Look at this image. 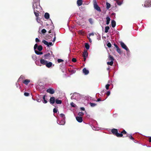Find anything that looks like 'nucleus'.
Listing matches in <instances>:
<instances>
[{
    "mask_svg": "<svg viewBox=\"0 0 151 151\" xmlns=\"http://www.w3.org/2000/svg\"><path fill=\"white\" fill-rule=\"evenodd\" d=\"M111 132L113 134L115 135L117 137H122L123 134H126L127 133V132L124 129L120 133L118 132V130L116 129H112Z\"/></svg>",
    "mask_w": 151,
    "mask_h": 151,
    "instance_id": "nucleus-1",
    "label": "nucleus"
},
{
    "mask_svg": "<svg viewBox=\"0 0 151 151\" xmlns=\"http://www.w3.org/2000/svg\"><path fill=\"white\" fill-rule=\"evenodd\" d=\"M32 6L34 10H36V11L37 12H38L39 11H40V6L38 0H34V3Z\"/></svg>",
    "mask_w": 151,
    "mask_h": 151,
    "instance_id": "nucleus-2",
    "label": "nucleus"
},
{
    "mask_svg": "<svg viewBox=\"0 0 151 151\" xmlns=\"http://www.w3.org/2000/svg\"><path fill=\"white\" fill-rule=\"evenodd\" d=\"M40 63L42 64L45 65L46 67L48 68H50L51 67L52 65V62H48L47 60L44 59H41L40 60Z\"/></svg>",
    "mask_w": 151,
    "mask_h": 151,
    "instance_id": "nucleus-3",
    "label": "nucleus"
},
{
    "mask_svg": "<svg viewBox=\"0 0 151 151\" xmlns=\"http://www.w3.org/2000/svg\"><path fill=\"white\" fill-rule=\"evenodd\" d=\"M108 60L109 61L111 60L110 62H107V64L108 65H109L111 66H112L113 64L114 61V57L111 55H109L108 56Z\"/></svg>",
    "mask_w": 151,
    "mask_h": 151,
    "instance_id": "nucleus-4",
    "label": "nucleus"
},
{
    "mask_svg": "<svg viewBox=\"0 0 151 151\" xmlns=\"http://www.w3.org/2000/svg\"><path fill=\"white\" fill-rule=\"evenodd\" d=\"M93 5L94 9L97 10L98 12H101V10L100 7L97 4V2L96 0H93Z\"/></svg>",
    "mask_w": 151,
    "mask_h": 151,
    "instance_id": "nucleus-5",
    "label": "nucleus"
},
{
    "mask_svg": "<svg viewBox=\"0 0 151 151\" xmlns=\"http://www.w3.org/2000/svg\"><path fill=\"white\" fill-rule=\"evenodd\" d=\"M50 52L51 53H48L44 55L43 56V58L45 59H49L50 58L51 56H54V55L52 53V51H50Z\"/></svg>",
    "mask_w": 151,
    "mask_h": 151,
    "instance_id": "nucleus-6",
    "label": "nucleus"
},
{
    "mask_svg": "<svg viewBox=\"0 0 151 151\" xmlns=\"http://www.w3.org/2000/svg\"><path fill=\"white\" fill-rule=\"evenodd\" d=\"M120 44L122 48L125 49L127 51H129V50L125 44L123 42H121Z\"/></svg>",
    "mask_w": 151,
    "mask_h": 151,
    "instance_id": "nucleus-7",
    "label": "nucleus"
},
{
    "mask_svg": "<svg viewBox=\"0 0 151 151\" xmlns=\"http://www.w3.org/2000/svg\"><path fill=\"white\" fill-rule=\"evenodd\" d=\"M144 6L148 7L151 6V0H147L144 4Z\"/></svg>",
    "mask_w": 151,
    "mask_h": 151,
    "instance_id": "nucleus-8",
    "label": "nucleus"
},
{
    "mask_svg": "<svg viewBox=\"0 0 151 151\" xmlns=\"http://www.w3.org/2000/svg\"><path fill=\"white\" fill-rule=\"evenodd\" d=\"M47 92L50 93V94H53L55 93V90L52 88H49L47 90Z\"/></svg>",
    "mask_w": 151,
    "mask_h": 151,
    "instance_id": "nucleus-9",
    "label": "nucleus"
},
{
    "mask_svg": "<svg viewBox=\"0 0 151 151\" xmlns=\"http://www.w3.org/2000/svg\"><path fill=\"white\" fill-rule=\"evenodd\" d=\"M55 101V98L54 97H51L50 99V103L52 104H54Z\"/></svg>",
    "mask_w": 151,
    "mask_h": 151,
    "instance_id": "nucleus-10",
    "label": "nucleus"
},
{
    "mask_svg": "<svg viewBox=\"0 0 151 151\" xmlns=\"http://www.w3.org/2000/svg\"><path fill=\"white\" fill-rule=\"evenodd\" d=\"M76 119L77 121L79 122H81L83 121L82 118L81 116H76Z\"/></svg>",
    "mask_w": 151,
    "mask_h": 151,
    "instance_id": "nucleus-11",
    "label": "nucleus"
},
{
    "mask_svg": "<svg viewBox=\"0 0 151 151\" xmlns=\"http://www.w3.org/2000/svg\"><path fill=\"white\" fill-rule=\"evenodd\" d=\"M77 3L78 6H81L83 4L82 0H78L77 1Z\"/></svg>",
    "mask_w": 151,
    "mask_h": 151,
    "instance_id": "nucleus-12",
    "label": "nucleus"
},
{
    "mask_svg": "<svg viewBox=\"0 0 151 151\" xmlns=\"http://www.w3.org/2000/svg\"><path fill=\"white\" fill-rule=\"evenodd\" d=\"M83 72L86 75L88 74L89 72V71L88 70H87L85 68H84L83 69Z\"/></svg>",
    "mask_w": 151,
    "mask_h": 151,
    "instance_id": "nucleus-13",
    "label": "nucleus"
},
{
    "mask_svg": "<svg viewBox=\"0 0 151 151\" xmlns=\"http://www.w3.org/2000/svg\"><path fill=\"white\" fill-rule=\"evenodd\" d=\"M88 55V53L87 50H84L83 53V57H87Z\"/></svg>",
    "mask_w": 151,
    "mask_h": 151,
    "instance_id": "nucleus-14",
    "label": "nucleus"
},
{
    "mask_svg": "<svg viewBox=\"0 0 151 151\" xmlns=\"http://www.w3.org/2000/svg\"><path fill=\"white\" fill-rule=\"evenodd\" d=\"M30 82L29 79H26L23 81V83L26 85H27Z\"/></svg>",
    "mask_w": 151,
    "mask_h": 151,
    "instance_id": "nucleus-15",
    "label": "nucleus"
},
{
    "mask_svg": "<svg viewBox=\"0 0 151 151\" xmlns=\"http://www.w3.org/2000/svg\"><path fill=\"white\" fill-rule=\"evenodd\" d=\"M116 25L115 21L114 20H112L111 22V25L112 27H114Z\"/></svg>",
    "mask_w": 151,
    "mask_h": 151,
    "instance_id": "nucleus-16",
    "label": "nucleus"
},
{
    "mask_svg": "<svg viewBox=\"0 0 151 151\" xmlns=\"http://www.w3.org/2000/svg\"><path fill=\"white\" fill-rule=\"evenodd\" d=\"M106 24L108 25L110 21V18L108 16L106 17Z\"/></svg>",
    "mask_w": 151,
    "mask_h": 151,
    "instance_id": "nucleus-17",
    "label": "nucleus"
},
{
    "mask_svg": "<svg viewBox=\"0 0 151 151\" xmlns=\"http://www.w3.org/2000/svg\"><path fill=\"white\" fill-rule=\"evenodd\" d=\"M49 14L48 13H45L44 17L46 19H48L49 18Z\"/></svg>",
    "mask_w": 151,
    "mask_h": 151,
    "instance_id": "nucleus-18",
    "label": "nucleus"
},
{
    "mask_svg": "<svg viewBox=\"0 0 151 151\" xmlns=\"http://www.w3.org/2000/svg\"><path fill=\"white\" fill-rule=\"evenodd\" d=\"M55 102L57 104H61L62 103V101L61 100H59L58 99H56L55 100Z\"/></svg>",
    "mask_w": 151,
    "mask_h": 151,
    "instance_id": "nucleus-19",
    "label": "nucleus"
},
{
    "mask_svg": "<svg viewBox=\"0 0 151 151\" xmlns=\"http://www.w3.org/2000/svg\"><path fill=\"white\" fill-rule=\"evenodd\" d=\"M126 134V136H124V137H128V136L130 138V139H132V140H134V138L132 137V135H129L128 136V134Z\"/></svg>",
    "mask_w": 151,
    "mask_h": 151,
    "instance_id": "nucleus-20",
    "label": "nucleus"
},
{
    "mask_svg": "<svg viewBox=\"0 0 151 151\" xmlns=\"http://www.w3.org/2000/svg\"><path fill=\"white\" fill-rule=\"evenodd\" d=\"M37 50L40 51H41L43 49L42 46V45H39L38 46Z\"/></svg>",
    "mask_w": 151,
    "mask_h": 151,
    "instance_id": "nucleus-21",
    "label": "nucleus"
},
{
    "mask_svg": "<svg viewBox=\"0 0 151 151\" xmlns=\"http://www.w3.org/2000/svg\"><path fill=\"white\" fill-rule=\"evenodd\" d=\"M45 95H44L43 97V102L44 103L46 104L47 103V101L45 99Z\"/></svg>",
    "mask_w": 151,
    "mask_h": 151,
    "instance_id": "nucleus-22",
    "label": "nucleus"
},
{
    "mask_svg": "<svg viewBox=\"0 0 151 151\" xmlns=\"http://www.w3.org/2000/svg\"><path fill=\"white\" fill-rule=\"evenodd\" d=\"M110 27L109 26H107L105 27V32L106 33H107L108 32V30L109 29Z\"/></svg>",
    "mask_w": 151,
    "mask_h": 151,
    "instance_id": "nucleus-23",
    "label": "nucleus"
},
{
    "mask_svg": "<svg viewBox=\"0 0 151 151\" xmlns=\"http://www.w3.org/2000/svg\"><path fill=\"white\" fill-rule=\"evenodd\" d=\"M42 42L44 44L47 45V47H49V45H48V42L47 41L45 40H43L42 41Z\"/></svg>",
    "mask_w": 151,
    "mask_h": 151,
    "instance_id": "nucleus-24",
    "label": "nucleus"
},
{
    "mask_svg": "<svg viewBox=\"0 0 151 151\" xmlns=\"http://www.w3.org/2000/svg\"><path fill=\"white\" fill-rule=\"evenodd\" d=\"M35 52L36 54L38 55H42L43 54L42 52H39L36 50H35Z\"/></svg>",
    "mask_w": 151,
    "mask_h": 151,
    "instance_id": "nucleus-25",
    "label": "nucleus"
},
{
    "mask_svg": "<svg viewBox=\"0 0 151 151\" xmlns=\"http://www.w3.org/2000/svg\"><path fill=\"white\" fill-rule=\"evenodd\" d=\"M34 14H35V16L36 17H38L39 15V13H38L39 12H36V10H34Z\"/></svg>",
    "mask_w": 151,
    "mask_h": 151,
    "instance_id": "nucleus-26",
    "label": "nucleus"
},
{
    "mask_svg": "<svg viewBox=\"0 0 151 151\" xmlns=\"http://www.w3.org/2000/svg\"><path fill=\"white\" fill-rule=\"evenodd\" d=\"M69 72L71 73H76V71L75 70L70 69L69 70Z\"/></svg>",
    "mask_w": 151,
    "mask_h": 151,
    "instance_id": "nucleus-27",
    "label": "nucleus"
},
{
    "mask_svg": "<svg viewBox=\"0 0 151 151\" xmlns=\"http://www.w3.org/2000/svg\"><path fill=\"white\" fill-rule=\"evenodd\" d=\"M85 47L87 50H88L89 48V45L88 44L86 43L85 44Z\"/></svg>",
    "mask_w": 151,
    "mask_h": 151,
    "instance_id": "nucleus-28",
    "label": "nucleus"
},
{
    "mask_svg": "<svg viewBox=\"0 0 151 151\" xmlns=\"http://www.w3.org/2000/svg\"><path fill=\"white\" fill-rule=\"evenodd\" d=\"M116 50L118 53L120 54L121 53V50L118 47L116 48Z\"/></svg>",
    "mask_w": 151,
    "mask_h": 151,
    "instance_id": "nucleus-29",
    "label": "nucleus"
},
{
    "mask_svg": "<svg viewBox=\"0 0 151 151\" xmlns=\"http://www.w3.org/2000/svg\"><path fill=\"white\" fill-rule=\"evenodd\" d=\"M106 9H109L111 5L109 3H108V2H106Z\"/></svg>",
    "mask_w": 151,
    "mask_h": 151,
    "instance_id": "nucleus-30",
    "label": "nucleus"
},
{
    "mask_svg": "<svg viewBox=\"0 0 151 151\" xmlns=\"http://www.w3.org/2000/svg\"><path fill=\"white\" fill-rule=\"evenodd\" d=\"M89 104L90 105V106H91L92 107H94L96 106V104L95 103H92L90 102Z\"/></svg>",
    "mask_w": 151,
    "mask_h": 151,
    "instance_id": "nucleus-31",
    "label": "nucleus"
},
{
    "mask_svg": "<svg viewBox=\"0 0 151 151\" xmlns=\"http://www.w3.org/2000/svg\"><path fill=\"white\" fill-rule=\"evenodd\" d=\"M116 3L119 5H121L122 4V2L119 1V0H118L117 1H116Z\"/></svg>",
    "mask_w": 151,
    "mask_h": 151,
    "instance_id": "nucleus-32",
    "label": "nucleus"
},
{
    "mask_svg": "<svg viewBox=\"0 0 151 151\" xmlns=\"http://www.w3.org/2000/svg\"><path fill=\"white\" fill-rule=\"evenodd\" d=\"M88 21H89V22H90V23L91 24H93V22L92 19V18H89L88 19Z\"/></svg>",
    "mask_w": 151,
    "mask_h": 151,
    "instance_id": "nucleus-33",
    "label": "nucleus"
},
{
    "mask_svg": "<svg viewBox=\"0 0 151 151\" xmlns=\"http://www.w3.org/2000/svg\"><path fill=\"white\" fill-rule=\"evenodd\" d=\"M84 115V113L82 112H79L78 113V115L80 116H82Z\"/></svg>",
    "mask_w": 151,
    "mask_h": 151,
    "instance_id": "nucleus-34",
    "label": "nucleus"
},
{
    "mask_svg": "<svg viewBox=\"0 0 151 151\" xmlns=\"http://www.w3.org/2000/svg\"><path fill=\"white\" fill-rule=\"evenodd\" d=\"M70 105L73 107H75L76 106V105L73 102L70 103Z\"/></svg>",
    "mask_w": 151,
    "mask_h": 151,
    "instance_id": "nucleus-35",
    "label": "nucleus"
},
{
    "mask_svg": "<svg viewBox=\"0 0 151 151\" xmlns=\"http://www.w3.org/2000/svg\"><path fill=\"white\" fill-rule=\"evenodd\" d=\"M60 116L62 118H65V115L63 114H62V113L60 114Z\"/></svg>",
    "mask_w": 151,
    "mask_h": 151,
    "instance_id": "nucleus-36",
    "label": "nucleus"
},
{
    "mask_svg": "<svg viewBox=\"0 0 151 151\" xmlns=\"http://www.w3.org/2000/svg\"><path fill=\"white\" fill-rule=\"evenodd\" d=\"M24 76L23 75H21L19 77V79L18 80L19 81L21 79H24Z\"/></svg>",
    "mask_w": 151,
    "mask_h": 151,
    "instance_id": "nucleus-37",
    "label": "nucleus"
},
{
    "mask_svg": "<svg viewBox=\"0 0 151 151\" xmlns=\"http://www.w3.org/2000/svg\"><path fill=\"white\" fill-rule=\"evenodd\" d=\"M24 95L25 96H29V93L25 92L24 93Z\"/></svg>",
    "mask_w": 151,
    "mask_h": 151,
    "instance_id": "nucleus-38",
    "label": "nucleus"
},
{
    "mask_svg": "<svg viewBox=\"0 0 151 151\" xmlns=\"http://www.w3.org/2000/svg\"><path fill=\"white\" fill-rule=\"evenodd\" d=\"M46 32V30L45 29H43L41 31V32L43 34L45 33Z\"/></svg>",
    "mask_w": 151,
    "mask_h": 151,
    "instance_id": "nucleus-39",
    "label": "nucleus"
},
{
    "mask_svg": "<svg viewBox=\"0 0 151 151\" xmlns=\"http://www.w3.org/2000/svg\"><path fill=\"white\" fill-rule=\"evenodd\" d=\"M107 45L108 46V47L109 48L111 47V44L110 42H108L107 43Z\"/></svg>",
    "mask_w": 151,
    "mask_h": 151,
    "instance_id": "nucleus-40",
    "label": "nucleus"
},
{
    "mask_svg": "<svg viewBox=\"0 0 151 151\" xmlns=\"http://www.w3.org/2000/svg\"><path fill=\"white\" fill-rule=\"evenodd\" d=\"M38 45L37 44H35L34 46V49L35 50L37 49V48L38 47Z\"/></svg>",
    "mask_w": 151,
    "mask_h": 151,
    "instance_id": "nucleus-41",
    "label": "nucleus"
},
{
    "mask_svg": "<svg viewBox=\"0 0 151 151\" xmlns=\"http://www.w3.org/2000/svg\"><path fill=\"white\" fill-rule=\"evenodd\" d=\"M58 110L55 108H54L53 109V112L54 113H56L57 112Z\"/></svg>",
    "mask_w": 151,
    "mask_h": 151,
    "instance_id": "nucleus-42",
    "label": "nucleus"
},
{
    "mask_svg": "<svg viewBox=\"0 0 151 151\" xmlns=\"http://www.w3.org/2000/svg\"><path fill=\"white\" fill-rule=\"evenodd\" d=\"M63 61V60L61 59H59L58 60V63H60Z\"/></svg>",
    "mask_w": 151,
    "mask_h": 151,
    "instance_id": "nucleus-43",
    "label": "nucleus"
},
{
    "mask_svg": "<svg viewBox=\"0 0 151 151\" xmlns=\"http://www.w3.org/2000/svg\"><path fill=\"white\" fill-rule=\"evenodd\" d=\"M110 85L109 84H107L106 86V88L107 90H108L109 89V87Z\"/></svg>",
    "mask_w": 151,
    "mask_h": 151,
    "instance_id": "nucleus-44",
    "label": "nucleus"
},
{
    "mask_svg": "<svg viewBox=\"0 0 151 151\" xmlns=\"http://www.w3.org/2000/svg\"><path fill=\"white\" fill-rule=\"evenodd\" d=\"M61 124H64L65 123V120L64 119H63V120H62V121H61Z\"/></svg>",
    "mask_w": 151,
    "mask_h": 151,
    "instance_id": "nucleus-45",
    "label": "nucleus"
},
{
    "mask_svg": "<svg viewBox=\"0 0 151 151\" xmlns=\"http://www.w3.org/2000/svg\"><path fill=\"white\" fill-rule=\"evenodd\" d=\"M54 37L52 40V42H54L55 41V40H56V34L55 33H54Z\"/></svg>",
    "mask_w": 151,
    "mask_h": 151,
    "instance_id": "nucleus-46",
    "label": "nucleus"
},
{
    "mask_svg": "<svg viewBox=\"0 0 151 151\" xmlns=\"http://www.w3.org/2000/svg\"><path fill=\"white\" fill-rule=\"evenodd\" d=\"M72 61L73 62H76V59L75 58H73L72 59Z\"/></svg>",
    "mask_w": 151,
    "mask_h": 151,
    "instance_id": "nucleus-47",
    "label": "nucleus"
},
{
    "mask_svg": "<svg viewBox=\"0 0 151 151\" xmlns=\"http://www.w3.org/2000/svg\"><path fill=\"white\" fill-rule=\"evenodd\" d=\"M110 94V91H108L106 93V94L107 96H109Z\"/></svg>",
    "mask_w": 151,
    "mask_h": 151,
    "instance_id": "nucleus-48",
    "label": "nucleus"
},
{
    "mask_svg": "<svg viewBox=\"0 0 151 151\" xmlns=\"http://www.w3.org/2000/svg\"><path fill=\"white\" fill-rule=\"evenodd\" d=\"M35 41L36 42H39L40 41L37 38H36V39H35Z\"/></svg>",
    "mask_w": 151,
    "mask_h": 151,
    "instance_id": "nucleus-49",
    "label": "nucleus"
},
{
    "mask_svg": "<svg viewBox=\"0 0 151 151\" xmlns=\"http://www.w3.org/2000/svg\"><path fill=\"white\" fill-rule=\"evenodd\" d=\"M48 45H49V47L50 46H52V43L51 42H48Z\"/></svg>",
    "mask_w": 151,
    "mask_h": 151,
    "instance_id": "nucleus-50",
    "label": "nucleus"
},
{
    "mask_svg": "<svg viewBox=\"0 0 151 151\" xmlns=\"http://www.w3.org/2000/svg\"><path fill=\"white\" fill-rule=\"evenodd\" d=\"M16 86L17 87H19V88H20V86L19 84H17V83Z\"/></svg>",
    "mask_w": 151,
    "mask_h": 151,
    "instance_id": "nucleus-51",
    "label": "nucleus"
},
{
    "mask_svg": "<svg viewBox=\"0 0 151 151\" xmlns=\"http://www.w3.org/2000/svg\"><path fill=\"white\" fill-rule=\"evenodd\" d=\"M81 109L82 111H84L85 109L84 108L82 107L81 108Z\"/></svg>",
    "mask_w": 151,
    "mask_h": 151,
    "instance_id": "nucleus-52",
    "label": "nucleus"
},
{
    "mask_svg": "<svg viewBox=\"0 0 151 151\" xmlns=\"http://www.w3.org/2000/svg\"><path fill=\"white\" fill-rule=\"evenodd\" d=\"M94 35V34L93 33H90L89 34V36H91V35L93 36Z\"/></svg>",
    "mask_w": 151,
    "mask_h": 151,
    "instance_id": "nucleus-53",
    "label": "nucleus"
},
{
    "mask_svg": "<svg viewBox=\"0 0 151 151\" xmlns=\"http://www.w3.org/2000/svg\"><path fill=\"white\" fill-rule=\"evenodd\" d=\"M101 98H99L97 99V101H101Z\"/></svg>",
    "mask_w": 151,
    "mask_h": 151,
    "instance_id": "nucleus-54",
    "label": "nucleus"
},
{
    "mask_svg": "<svg viewBox=\"0 0 151 151\" xmlns=\"http://www.w3.org/2000/svg\"><path fill=\"white\" fill-rule=\"evenodd\" d=\"M114 45L116 47V48L117 47H118L117 46V45L116 44H114Z\"/></svg>",
    "mask_w": 151,
    "mask_h": 151,
    "instance_id": "nucleus-55",
    "label": "nucleus"
},
{
    "mask_svg": "<svg viewBox=\"0 0 151 151\" xmlns=\"http://www.w3.org/2000/svg\"><path fill=\"white\" fill-rule=\"evenodd\" d=\"M149 141L150 142H151V137L149 138Z\"/></svg>",
    "mask_w": 151,
    "mask_h": 151,
    "instance_id": "nucleus-56",
    "label": "nucleus"
},
{
    "mask_svg": "<svg viewBox=\"0 0 151 151\" xmlns=\"http://www.w3.org/2000/svg\"><path fill=\"white\" fill-rule=\"evenodd\" d=\"M86 58L87 57H83V58H84V61H85L86 60Z\"/></svg>",
    "mask_w": 151,
    "mask_h": 151,
    "instance_id": "nucleus-57",
    "label": "nucleus"
},
{
    "mask_svg": "<svg viewBox=\"0 0 151 151\" xmlns=\"http://www.w3.org/2000/svg\"><path fill=\"white\" fill-rule=\"evenodd\" d=\"M89 39L90 42H92V41L91 40V39L90 38H89Z\"/></svg>",
    "mask_w": 151,
    "mask_h": 151,
    "instance_id": "nucleus-58",
    "label": "nucleus"
},
{
    "mask_svg": "<svg viewBox=\"0 0 151 151\" xmlns=\"http://www.w3.org/2000/svg\"><path fill=\"white\" fill-rule=\"evenodd\" d=\"M51 30H49V32H49V33H50L51 32Z\"/></svg>",
    "mask_w": 151,
    "mask_h": 151,
    "instance_id": "nucleus-59",
    "label": "nucleus"
},
{
    "mask_svg": "<svg viewBox=\"0 0 151 151\" xmlns=\"http://www.w3.org/2000/svg\"><path fill=\"white\" fill-rule=\"evenodd\" d=\"M107 70H109V68H107Z\"/></svg>",
    "mask_w": 151,
    "mask_h": 151,
    "instance_id": "nucleus-60",
    "label": "nucleus"
},
{
    "mask_svg": "<svg viewBox=\"0 0 151 151\" xmlns=\"http://www.w3.org/2000/svg\"><path fill=\"white\" fill-rule=\"evenodd\" d=\"M115 1H117L118 0H114Z\"/></svg>",
    "mask_w": 151,
    "mask_h": 151,
    "instance_id": "nucleus-61",
    "label": "nucleus"
}]
</instances>
